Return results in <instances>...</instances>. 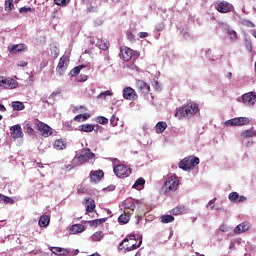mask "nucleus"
Instances as JSON below:
<instances>
[{
    "label": "nucleus",
    "mask_w": 256,
    "mask_h": 256,
    "mask_svg": "<svg viewBox=\"0 0 256 256\" xmlns=\"http://www.w3.org/2000/svg\"><path fill=\"white\" fill-rule=\"evenodd\" d=\"M199 112V106L195 102H188L181 107L176 108L175 117L177 119H191Z\"/></svg>",
    "instance_id": "obj_1"
},
{
    "label": "nucleus",
    "mask_w": 256,
    "mask_h": 256,
    "mask_svg": "<svg viewBox=\"0 0 256 256\" xmlns=\"http://www.w3.org/2000/svg\"><path fill=\"white\" fill-rule=\"evenodd\" d=\"M200 160L197 156H187L183 160H181L178 164L179 169H183V171H191V169H195L196 165H199Z\"/></svg>",
    "instance_id": "obj_2"
},
{
    "label": "nucleus",
    "mask_w": 256,
    "mask_h": 256,
    "mask_svg": "<svg viewBox=\"0 0 256 256\" xmlns=\"http://www.w3.org/2000/svg\"><path fill=\"white\" fill-rule=\"evenodd\" d=\"M178 188H179V177H177L175 174L168 176L164 183L165 193H171V191H177Z\"/></svg>",
    "instance_id": "obj_3"
},
{
    "label": "nucleus",
    "mask_w": 256,
    "mask_h": 256,
    "mask_svg": "<svg viewBox=\"0 0 256 256\" xmlns=\"http://www.w3.org/2000/svg\"><path fill=\"white\" fill-rule=\"evenodd\" d=\"M113 171L119 179H127V177L132 173L131 167L125 164H118L114 166Z\"/></svg>",
    "instance_id": "obj_4"
},
{
    "label": "nucleus",
    "mask_w": 256,
    "mask_h": 256,
    "mask_svg": "<svg viewBox=\"0 0 256 256\" xmlns=\"http://www.w3.org/2000/svg\"><path fill=\"white\" fill-rule=\"evenodd\" d=\"M39 126V119L32 118L24 121V133H27L28 135H33L35 133V127L36 129Z\"/></svg>",
    "instance_id": "obj_5"
},
{
    "label": "nucleus",
    "mask_w": 256,
    "mask_h": 256,
    "mask_svg": "<svg viewBox=\"0 0 256 256\" xmlns=\"http://www.w3.org/2000/svg\"><path fill=\"white\" fill-rule=\"evenodd\" d=\"M93 159H95V153H93L89 148L82 150V154L77 157V160L81 165H83V163H88V161Z\"/></svg>",
    "instance_id": "obj_6"
},
{
    "label": "nucleus",
    "mask_w": 256,
    "mask_h": 256,
    "mask_svg": "<svg viewBox=\"0 0 256 256\" xmlns=\"http://www.w3.org/2000/svg\"><path fill=\"white\" fill-rule=\"evenodd\" d=\"M19 83L13 78H4L0 76V87L3 89H17Z\"/></svg>",
    "instance_id": "obj_7"
},
{
    "label": "nucleus",
    "mask_w": 256,
    "mask_h": 256,
    "mask_svg": "<svg viewBox=\"0 0 256 256\" xmlns=\"http://www.w3.org/2000/svg\"><path fill=\"white\" fill-rule=\"evenodd\" d=\"M68 66H69V56L63 55L60 58L58 65L56 67L57 73H59V75H63V73H65V71H67Z\"/></svg>",
    "instance_id": "obj_8"
},
{
    "label": "nucleus",
    "mask_w": 256,
    "mask_h": 256,
    "mask_svg": "<svg viewBox=\"0 0 256 256\" xmlns=\"http://www.w3.org/2000/svg\"><path fill=\"white\" fill-rule=\"evenodd\" d=\"M214 7L216 11H218V13H229V11H231L232 6L227 1L218 0L214 3Z\"/></svg>",
    "instance_id": "obj_9"
},
{
    "label": "nucleus",
    "mask_w": 256,
    "mask_h": 256,
    "mask_svg": "<svg viewBox=\"0 0 256 256\" xmlns=\"http://www.w3.org/2000/svg\"><path fill=\"white\" fill-rule=\"evenodd\" d=\"M38 131L41 133L42 137H51L53 135V129L47 125L45 122H38Z\"/></svg>",
    "instance_id": "obj_10"
},
{
    "label": "nucleus",
    "mask_w": 256,
    "mask_h": 256,
    "mask_svg": "<svg viewBox=\"0 0 256 256\" xmlns=\"http://www.w3.org/2000/svg\"><path fill=\"white\" fill-rule=\"evenodd\" d=\"M136 88L138 89V92L143 95V97H146V95H149V92L151 91V87L149 86V84H147L143 80L136 81Z\"/></svg>",
    "instance_id": "obj_11"
},
{
    "label": "nucleus",
    "mask_w": 256,
    "mask_h": 256,
    "mask_svg": "<svg viewBox=\"0 0 256 256\" xmlns=\"http://www.w3.org/2000/svg\"><path fill=\"white\" fill-rule=\"evenodd\" d=\"M10 135L12 139H23V129L21 128V125L16 124L14 126L10 127Z\"/></svg>",
    "instance_id": "obj_12"
},
{
    "label": "nucleus",
    "mask_w": 256,
    "mask_h": 256,
    "mask_svg": "<svg viewBox=\"0 0 256 256\" xmlns=\"http://www.w3.org/2000/svg\"><path fill=\"white\" fill-rule=\"evenodd\" d=\"M105 177L103 170H95L90 172V182L96 184L99 183Z\"/></svg>",
    "instance_id": "obj_13"
},
{
    "label": "nucleus",
    "mask_w": 256,
    "mask_h": 256,
    "mask_svg": "<svg viewBox=\"0 0 256 256\" xmlns=\"http://www.w3.org/2000/svg\"><path fill=\"white\" fill-rule=\"evenodd\" d=\"M242 101L245 105H248L249 107H251L255 105L256 95L253 94V92H248L246 94H243Z\"/></svg>",
    "instance_id": "obj_14"
},
{
    "label": "nucleus",
    "mask_w": 256,
    "mask_h": 256,
    "mask_svg": "<svg viewBox=\"0 0 256 256\" xmlns=\"http://www.w3.org/2000/svg\"><path fill=\"white\" fill-rule=\"evenodd\" d=\"M123 97L127 101H133V99H137V92L131 87H125L123 90Z\"/></svg>",
    "instance_id": "obj_15"
},
{
    "label": "nucleus",
    "mask_w": 256,
    "mask_h": 256,
    "mask_svg": "<svg viewBox=\"0 0 256 256\" xmlns=\"http://www.w3.org/2000/svg\"><path fill=\"white\" fill-rule=\"evenodd\" d=\"M27 45L25 44H10L8 46L9 53H22V51H26Z\"/></svg>",
    "instance_id": "obj_16"
},
{
    "label": "nucleus",
    "mask_w": 256,
    "mask_h": 256,
    "mask_svg": "<svg viewBox=\"0 0 256 256\" xmlns=\"http://www.w3.org/2000/svg\"><path fill=\"white\" fill-rule=\"evenodd\" d=\"M120 53L123 61H131L133 58V50L129 47L121 48Z\"/></svg>",
    "instance_id": "obj_17"
},
{
    "label": "nucleus",
    "mask_w": 256,
    "mask_h": 256,
    "mask_svg": "<svg viewBox=\"0 0 256 256\" xmlns=\"http://www.w3.org/2000/svg\"><path fill=\"white\" fill-rule=\"evenodd\" d=\"M228 199L232 203H243L244 201H247V197L245 196H239V193L237 192H232L229 194Z\"/></svg>",
    "instance_id": "obj_18"
},
{
    "label": "nucleus",
    "mask_w": 256,
    "mask_h": 256,
    "mask_svg": "<svg viewBox=\"0 0 256 256\" xmlns=\"http://www.w3.org/2000/svg\"><path fill=\"white\" fill-rule=\"evenodd\" d=\"M53 147L56 151H63V149H67V142H65L63 138L56 139L53 143Z\"/></svg>",
    "instance_id": "obj_19"
},
{
    "label": "nucleus",
    "mask_w": 256,
    "mask_h": 256,
    "mask_svg": "<svg viewBox=\"0 0 256 256\" xmlns=\"http://www.w3.org/2000/svg\"><path fill=\"white\" fill-rule=\"evenodd\" d=\"M249 227H250L249 223L243 222L234 228V233L236 235H241V233H245V231H249Z\"/></svg>",
    "instance_id": "obj_20"
},
{
    "label": "nucleus",
    "mask_w": 256,
    "mask_h": 256,
    "mask_svg": "<svg viewBox=\"0 0 256 256\" xmlns=\"http://www.w3.org/2000/svg\"><path fill=\"white\" fill-rule=\"evenodd\" d=\"M85 207L87 213H93V211H95V200L92 198H85Z\"/></svg>",
    "instance_id": "obj_21"
},
{
    "label": "nucleus",
    "mask_w": 256,
    "mask_h": 256,
    "mask_svg": "<svg viewBox=\"0 0 256 256\" xmlns=\"http://www.w3.org/2000/svg\"><path fill=\"white\" fill-rule=\"evenodd\" d=\"M187 211V206L185 205H178L175 208H173L170 213L171 215H183V213H185Z\"/></svg>",
    "instance_id": "obj_22"
},
{
    "label": "nucleus",
    "mask_w": 256,
    "mask_h": 256,
    "mask_svg": "<svg viewBox=\"0 0 256 256\" xmlns=\"http://www.w3.org/2000/svg\"><path fill=\"white\" fill-rule=\"evenodd\" d=\"M241 139H251V137H256V130L254 129H248L243 131L240 134Z\"/></svg>",
    "instance_id": "obj_23"
},
{
    "label": "nucleus",
    "mask_w": 256,
    "mask_h": 256,
    "mask_svg": "<svg viewBox=\"0 0 256 256\" xmlns=\"http://www.w3.org/2000/svg\"><path fill=\"white\" fill-rule=\"evenodd\" d=\"M51 221V217L49 215H43L40 217L38 225L40 227H47Z\"/></svg>",
    "instance_id": "obj_24"
},
{
    "label": "nucleus",
    "mask_w": 256,
    "mask_h": 256,
    "mask_svg": "<svg viewBox=\"0 0 256 256\" xmlns=\"http://www.w3.org/2000/svg\"><path fill=\"white\" fill-rule=\"evenodd\" d=\"M141 243H143V241L141 240L138 244L135 241H130V246L129 244H127L125 251H135V249H139V247H141Z\"/></svg>",
    "instance_id": "obj_25"
},
{
    "label": "nucleus",
    "mask_w": 256,
    "mask_h": 256,
    "mask_svg": "<svg viewBox=\"0 0 256 256\" xmlns=\"http://www.w3.org/2000/svg\"><path fill=\"white\" fill-rule=\"evenodd\" d=\"M13 111H23L25 110V104L21 101H13L12 102Z\"/></svg>",
    "instance_id": "obj_26"
},
{
    "label": "nucleus",
    "mask_w": 256,
    "mask_h": 256,
    "mask_svg": "<svg viewBox=\"0 0 256 256\" xmlns=\"http://www.w3.org/2000/svg\"><path fill=\"white\" fill-rule=\"evenodd\" d=\"M80 130L84 131V133H91L92 131H95V125L93 124H83L80 126Z\"/></svg>",
    "instance_id": "obj_27"
},
{
    "label": "nucleus",
    "mask_w": 256,
    "mask_h": 256,
    "mask_svg": "<svg viewBox=\"0 0 256 256\" xmlns=\"http://www.w3.org/2000/svg\"><path fill=\"white\" fill-rule=\"evenodd\" d=\"M5 11L7 13H11L13 11V9H15V4H13V0H5Z\"/></svg>",
    "instance_id": "obj_28"
},
{
    "label": "nucleus",
    "mask_w": 256,
    "mask_h": 256,
    "mask_svg": "<svg viewBox=\"0 0 256 256\" xmlns=\"http://www.w3.org/2000/svg\"><path fill=\"white\" fill-rule=\"evenodd\" d=\"M156 133H163L167 129V122H158L155 126Z\"/></svg>",
    "instance_id": "obj_29"
},
{
    "label": "nucleus",
    "mask_w": 256,
    "mask_h": 256,
    "mask_svg": "<svg viewBox=\"0 0 256 256\" xmlns=\"http://www.w3.org/2000/svg\"><path fill=\"white\" fill-rule=\"evenodd\" d=\"M72 233H83L85 231V227L81 224H74L71 228Z\"/></svg>",
    "instance_id": "obj_30"
},
{
    "label": "nucleus",
    "mask_w": 256,
    "mask_h": 256,
    "mask_svg": "<svg viewBox=\"0 0 256 256\" xmlns=\"http://www.w3.org/2000/svg\"><path fill=\"white\" fill-rule=\"evenodd\" d=\"M131 217L127 214H122L118 217V222L120 225H127V222L130 221Z\"/></svg>",
    "instance_id": "obj_31"
},
{
    "label": "nucleus",
    "mask_w": 256,
    "mask_h": 256,
    "mask_svg": "<svg viewBox=\"0 0 256 256\" xmlns=\"http://www.w3.org/2000/svg\"><path fill=\"white\" fill-rule=\"evenodd\" d=\"M161 223L167 224V223H173L175 221V217L173 215H163L160 217Z\"/></svg>",
    "instance_id": "obj_32"
},
{
    "label": "nucleus",
    "mask_w": 256,
    "mask_h": 256,
    "mask_svg": "<svg viewBox=\"0 0 256 256\" xmlns=\"http://www.w3.org/2000/svg\"><path fill=\"white\" fill-rule=\"evenodd\" d=\"M87 223L90 227H99V225H103V223H105V219L90 220Z\"/></svg>",
    "instance_id": "obj_33"
},
{
    "label": "nucleus",
    "mask_w": 256,
    "mask_h": 256,
    "mask_svg": "<svg viewBox=\"0 0 256 256\" xmlns=\"http://www.w3.org/2000/svg\"><path fill=\"white\" fill-rule=\"evenodd\" d=\"M226 127H240L237 118L230 119L225 122Z\"/></svg>",
    "instance_id": "obj_34"
},
{
    "label": "nucleus",
    "mask_w": 256,
    "mask_h": 256,
    "mask_svg": "<svg viewBox=\"0 0 256 256\" xmlns=\"http://www.w3.org/2000/svg\"><path fill=\"white\" fill-rule=\"evenodd\" d=\"M144 185H145V180L143 179V177H140L135 181L132 187L133 189H140V187H143Z\"/></svg>",
    "instance_id": "obj_35"
},
{
    "label": "nucleus",
    "mask_w": 256,
    "mask_h": 256,
    "mask_svg": "<svg viewBox=\"0 0 256 256\" xmlns=\"http://www.w3.org/2000/svg\"><path fill=\"white\" fill-rule=\"evenodd\" d=\"M105 237L103 231H98L92 235V241H101Z\"/></svg>",
    "instance_id": "obj_36"
},
{
    "label": "nucleus",
    "mask_w": 256,
    "mask_h": 256,
    "mask_svg": "<svg viewBox=\"0 0 256 256\" xmlns=\"http://www.w3.org/2000/svg\"><path fill=\"white\" fill-rule=\"evenodd\" d=\"M129 241H137V236H135L134 234L127 235L125 239L120 243V247L125 243H129Z\"/></svg>",
    "instance_id": "obj_37"
},
{
    "label": "nucleus",
    "mask_w": 256,
    "mask_h": 256,
    "mask_svg": "<svg viewBox=\"0 0 256 256\" xmlns=\"http://www.w3.org/2000/svg\"><path fill=\"white\" fill-rule=\"evenodd\" d=\"M236 119H237L238 125L240 127L243 126V125H249V123H250V120L247 117H238Z\"/></svg>",
    "instance_id": "obj_38"
},
{
    "label": "nucleus",
    "mask_w": 256,
    "mask_h": 256,
    "mask_svg": "<svg viewBox=\"0 0 256 256\" xmlns=\"http://www.w3.org/2000/svg\"><path fill=\"white\" fill-rule=\"evenodd\" d=\"M82 69H83V66H81V65L76 66L70 71V74L72 75V77H77V75H79V73H81Z\"/></svg>",
    "instance_id": "obj_39"
},
{
    "label": "nucleus",
    "mask_w": 256,
    "mask_h": 256,
    "mask_svg": "<svg viewBox=\"0 0 256 256\" xmlns=\"http://www.w3.org/2000/svg\"><path fill=\"white\" fill-rule=\"evenodd\" d=\"M70 2L71 0H54L55 5H58L59 7H67Z\"/></svg>",
    "instance_id": "obj_40"
},
{
    "label": "nucleus",
    "mask_w": 256,
    "mask_h": 256,
    "mask_svg": "<svg viewBox=\"0 0 256 256\" xmlns=\"http://www.w3.org/2000/svg\"><path fill=\"white\" fill-rule=\"evenodd\" d=\"M113 96V92L109 91V90H106L104 92H101L99 95H98V99H105L106 97H111Z\"/></svg>",
    "instance_id": "obj_41"
},
{
    "label": "nucleus",
    "mask_w": 256,
    "mask_h": 256,
    "mask_svg": "<svg viewBox=\"0 0 256 256\" xmlns=\"http://www.w3.org/2000/svg\"><path fill=\"white\" fill-rule=\"evenodd\" d=\"M97 123H99L100 125H107V123H109V119L104 116H99L97 117Z\"/></svg>",
    "instance_id": "obj_42"
},
{
    "label": "nucleus",
    "mask_w": 256,
    "mask_h": 256,
    "mask_svg": "<svg viewBox=\"0 0 256 256\" xmlns=\"http://www.w3.org/2000/svg\"><path fill=\"white\" fill-rule=\"evenodd\" d=\"M125 205V209H130L131 211H135V203H133V201H130V205H129V201L124 203Z\"/></svg>",
    "instance_id": "obj_43"
},
{
    "label": "nucleus",
    "mask_w": 256,
    "mask_h": 256,
    "mask_svg": "<svg viewBox=\"0 0 256 256\" xmlns=\"http://www.w3.org/2000/svg\"><path fill=\"white\" fill-rule=\"evenodd\" d=\"M51 252L54 253V255H61L63 252V248L61 247H52Z\"/></svg>",
    "instance_id": "obj_44"
},
{
    "label": "nucleus",
    "mask_w": 256,
    "mask_h": 256,
    "mask_svg": "<svg viewBox=\"0 0 256 256\" xmlns=\"http://www.w3.org/2000/svg\"><path fill=\"white\" fill-rule=\"evenodd\" d=\"M3 203H5L6 205H9V204L13 205V203H15V201L11 197L5 196Z\"/></svg>",
    "instance_id": "obj_45"
},
{
    "label": "nucleus",
    "mask_w": 256,
    "mask_h": 256,
    "mask_svg": "<svg viewBox=\"0 0 256 256\" xmlns=\"http://www.w3.org/2000/svg\"><path fill=\"white\" fill-rule=\"evenodd\" d=\"M29 11H33V9H31V7H21L19 9V13H29Z\"/></svg>",
    "instance_id": "obj_46"
},
{
    "label": "nucleus",
    "mask_w": 256,
    "mask_h": 256,
    "mask_svg": "<svg viewBox=\"0 0 256 256\" xmlns=\"http://www.w3.org/2000/svg\"><path fill=\"white\" fill-rule=\"evenodd\" d=\"M99 49H101L102 51H107V49H109V43H101L99 44Z\"/></svg>",
    "instance_id": "obj_47"
},
{
    "label": "nucleus",
    "mask_w": 256,
    "mask_h": 256,
    "mask_svg": "<svg viewBox=\"0 0 256 256\" xmlns=\"http://www.w3.org/2000/svg\"><path fill=\"white\" fill-rule=\"evenodd\" d=\"M117 117L115 115H112L111 118H110V123L112 125V127H115L117 126Z\"/></svg>",
    "instance_id": "obj_48"
},
{
    "label": "nucleus",
    "mask_w": 256,
    "mask_h": 256,
    "mask_svg": "<svg viewBox=\"0 0 256 256\" xmlns=\"http://www.w3.org/2000/svg\"><path fill=\"white\" fill-rule=\"evenodd\" d=\"M74 121L81 123V121H83V114H79V115L75 116Z\"/></svg>",
    "instance_id": "obj_49"
},
{
    "label": "nucleus",
    "mask_w": 256,
    "mask_h": 256,
    "mask_svg": "<svg viewBox=\"0 0 256 256\" xmlns=\"http://www.w3.org/2000/svg\"><path fill=\"white\" fill-rule=\"evenodd\" d=\"M164 29L165 25L163 23L156 25V31H163Z\"/></svg>",
    "instance_id": "obj_50"
},
{
    "label": "nucleus",
    "mask_w": 256,
    "mask_h": 256,
    "mask_svg": "<svg viewBox=\"0 0 256 256\" xmlns=\"http://www.w3.org/2000/svg\"><path fill=\"white\" fill-rule=\"evenodd\" d=\"M243 25H246L247 27H254L253 22H251L249 20H244L243 21Z\"/></svg>",
    "instance_id": "obj_51"
},
{
    "label": "nucleus",
    "mask_w": 256,
    "mask_h": 256,
    "mask_svg": "<svg viewBox=\"0 0 256 256\" xmlns=\"http://www.w3.org/2000/svg\"><path fill=\"white\" fill-rule=\"evenodd\" d=\"M127 38L129 41H135V35H133L131 32H127Z\"/></svg>",
    "instance_id": "obj_52"
},
{
    "label": "nucleus",
    "mask_w": 256,
    "mask_h": 256,
    "mask_svg": "<svg viewBox=\"0 0 256 256\" xmlns=\"http://www.w3.org/2000/svg\"><path fill=\"white\" fill-rule=\"evenodd\" d=\"M215 207V200H210L208 205H207V208L208 209H213Z\"/></svg>",
    "instance_id": "obj_53"
},
{
    "label": "nucleus",
    "mask_w": 256,
    "mask_h": 256,
    "mask_svg": "<svg viewBox=\"0 0 256 256\" xmlns=\"http://www.w3.org/2000/svg\"><path fill=\"white\" fill-rule=\"evenodd\" d=\"M139 37H140V39H145V37H149V33H147V32H140L139 33Z\"/></svg>",
    "instance_id": "obj_54"
},
{
    "label": "nucleus",
    "mask_w": 256,
    "mask_h": 256,
    "mask_svg": "<svg viewBox=\"0 0 256 256\" xmlns=\"http://www.w3.org/2000/svg\"><path fill=\"white\" fill-rule=\"evenodd\" d=\"M89 117H91L90 114H87V113L82 114V121H87V119H89Z\"/></svg>",
    "instance_id": "obj_55"
},
{
    "label": "nucleus",
    "mask_w": 256,
    "mask_h": 256,
    "mask_svg": "<svg viewBox=\"0 0 256 256\" xmlns=\"http://www.w3.org/2000/svg\"><path fill=\"white\" fill-rule=\"evenodd\" d=\"M27 65H28V63L25 62V61H20V62L18 63V67H27Z\"/></svg>",
    "instance_id": "obj_56"
},
{
    "label": "nucleus",
    "mask_w": 256,
    "mask_h": 256,
    "mask_svg": "<svg viewBox=\"0 0 256 256\" xmlns=\"http://www.w3.org/2000/svg\"><path fill=\"white\" fill-rule=\"evenodd\" d=\"M5 111H7V108L5 107V105L0 104V112L5 113Z\"/></svg>",
    "instance_id": "obj_57"
},
{
    "label": "nucleus",
    "mask_w": 256,
    "mask_h": 256,
    "mask_svg": "<svg viewBox=\"0 0 256 256\" xmlns=\"http://www.w3.org/2000/svg\"><path fill=\"white\" fill-rule=\"evenodd\" d=\"M57 95H59V93L53 92V93L49 96V99H55V97H57Z\"/></svg>",
    "instance_id": "obj_58"
},
{
    "label": "nucleus",
    "mask_w": 256,
    "mask_h": 256,
    "mask_svg": "<svg viewBox=\"0 0 256 256\" xmlns=\"http://www.w3.org/2000/svg\"><path fill=\"white\" fill-rule=\"evenodd\" d=\"M5 201V195L0 194V203H4Z\"/></svg>",
    "instance_id": "obj_59"
},
{
    "label": "nucleus",
    "mask_w": 256,
    "mask_h": 256,
    "mask_svg": "<svg viewBox=\"0 0 256 256\" xmlns=\"http://www.w3.org/2000/svg\"><path fill=\"white\" fill-rule=\"evenodd\" d=\"M231 77H233V73L229 72L228 73V79H231Z\"/></svg>",
    "instance_id": "obj_60"
},
{
    "label": "nucleus",
    "mask_w": 256,
    "mask_h": 256,
    "mask_svg": "<svg viewBox=\"0 0 256 256\" xmlns=\"http://www.w3.org/2000/svg\"><path fill=\"white\" fill-rule=\"evenodd\" d=\"M80 81H87V76H84V78Z\"/></svg>",
    "instance_id": "obj_61"
},
{
    "label": "nucleus",
    "mask_w": 256,
    "mask_h": 256,
    "mask_svg": "<svg viewBox=\"0 0 256 256\" xmlns=\"http://www.w3.org/2000/svg\"><path fill=\"white\" fill-rule=\"evenodd\" d=\"M3 120V115H0V121H2Z\"/></svg>",
    "instance_id": "obj_62"
},
{
    "label": "nucleus",
    "mask_w": 256,
    "mask_h": 256,
    "mask_svg": "<svg viewBox=\"0 0 256 256\" xmlns=\"http://www.w3.org/2000/svg\"><path fill=\"white\" fill-rule=\"evenodd\" d=\"M253 50H252V48H251V46H250V48H249V52L251 53Z\"/></svg>",
    "instance_id": "obj_63"
},
{
    "label": "nucleus",
    "mask_w": 256,
    "mask_h": 256,
    "mask_svg": "<svg viewBox=\"0 0 256 256\" xmlns=\"http://www.w3.org/2000/svg\"><path fill=\"white\" fill-rule=\"evenodd\" d=\"M99 128H100L99 125H97V126H96V131H98Z\"/></svg>",
    "instance_id": "obj_64"
}]
</instances>
